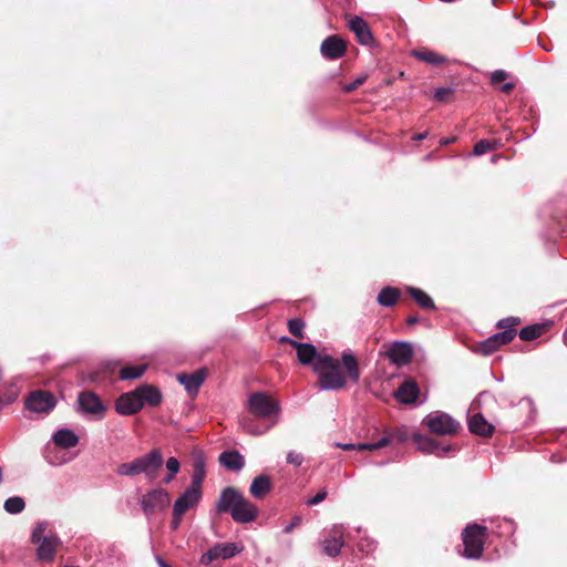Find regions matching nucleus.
<instances>
[{
  "instance_id": "nucleus-1",
  "label": "nucleus",
  "mask_w": 567,
  "mask_h": 567,
  "mask_svg": "<svg viewBox=\"0 0 567 567\" xmlns=\"http://www.w3.org/2000/svg\"><path fill=\"white\" fill-rule=\"evenodd\" d=\"M313 372L318 377L321 391L341 390L347 385L348 380L355 384L361 375L355 355L346 351L341 353V360L330 354L318 358Z\"/></svg>"
},
{
  "instance_id": "nucleus-2",
  "label": "nucleus",
  "mask_w": 567,
  "mask_h": 567,
  "mask_svg": "<svg viewBox=\"0 0 567 567\" xmlns=\"http://www.w3.org/2000/svg\"><path fill=\"white\" fill-rule=\"evenodd\" d=\"M216 512L229 513L236 523L246 524L254 522L258 516V507L248 501L238 489L225 487L216 503Z\"/></svg>"
},
{
  "instance_id": "nucleus-3",
  "label": "nucleus",
  "mask_w": 567,
  "mask_h": 567,
  "mask_svg": "<svg viewBox=\"0 0 567 567\" xmlns=\"http://www.w3.org/2000/svg\"><path fill=\"white\" fill-rule=\"evenodd\" d=\"M163 401L159 389L155 385L144 383L133 391L123 393L115 402V411L120 415H133L140 412L145 405L156 408Z\"/></svg>"
},
{
  "instance_id": "nucleus-4",
  "label": "nucleus",
  "mask_w": 567,
  "mask_h": 567,
  "mask_svg": "<svg viewBox=\"0 0 567 567\" xmlns=\"http://www.w3.org/2000/svg\"><path fill=\"white\" fill-rule=\"evenodd\" d=\"M462 538L464 545L463 556L470 559H477L484 549L486 527L478 524L468 525L464 529Z\"/></svg>"
},
{
  "instance_id": "nucleus-5",
  "label": "nucleus",
  "mask_w": 567,
  "mask_h": 567,
  "mask_svg": "<svg viewBox=\"0 0 567 567\" xmlns=\"http://www.w3.org/2000/svg\"><path fill=\"white\" fill-rule=\"evenodd\" d=\"M423 423L429 430L439 435H453L458 432L461 424L450 414L442 411L429 413Z\"/></svg>"
},
{
  "instance_id": "nucleus-6",
  "label": "nucleus",
  "mask_w": 567,
  "mask_h": 567,
  "mask_svg": "<svg viewBox=\"0 0 567 567\" xmlns=\"http://www.w3.org/2000/svg\"><path fill=\"white\" fill-rule=\"evenodd\" d=\"M247 406L252 415L261 419H267L272 414H278L280 412L279 403L271 400V398L265 392L251 393L248 396Z\"/></svg>"
},
{
  "instance_id": "nucleus-7",
  "label": "nucleus",
  "mask_w": 567,
  "mask_h": 567,
  "mask_svg": "<svg viewBox=\"0 0 567 567\" xmlns=\"http://www.w3.org/2000/svg\"><path fill=\"white\" fill-rule=\"evenodd\" d=\"M171 501L168 492L164 488H153L144 494L140 501V505L146 516L165 509Z\"/></svg>"
},
{
  "instance_id": "nucleus-8",
  "label": "nucleus",
  "mask_w": 567,
  "mask_h": 567,
  "mask_svg": "<svg viewBox=\"0 0 567 567\" xmlns=\"http://www.w3.org/2000/svg\"><path fill=\"white\" fill-rule=\"evenodd\" d=\"M241 549L243 547L235 543H219L210 547L206 553L202 555L200 563L208 565L219 558L229 559L240 553Z\"/></svg>"
},
{
  "instance_id": "nucleus-9",
  "label": "nucleus",
  "mask_w": 567,
  "mask_h": 567,
  "mask_svg": "<svg viewBox=\"0 0 567 567\" xmlns=\"http://www.w3.org/2000/svg\"><path fill=\"white\" fill-rule=\"evenodd\" d=\"M136 460L140 474H144L150 481L155 480L159 467L163 465V455L161 451L154 449L150 453L140 456Z\"/></svg>"
},
{
  "instance_id": "nucleus-10",
  "label": "nucleus",
  "mask_w": 567,
  "mask_h": 567,
  "mask_svg": "<svg viewBox=\"0 0 567 567\" xmlns=\"http://www.w3.org/2000/svg\"><path fill=\"white\" fill-rule=\"evenodd\" d=\"M413 440L416 443V447L419 451L426 454H434L439 457H444L450 452L455 451L454 445L441 444L436 440L425 435L415 434L413 435Z\"/></svg>"
},
{
  "instance_id": "nucleus-11",
  "label": "nucleus",
  "mask_w": 567,
  "mask_h": 567,
  "mask_svg": "<svg viewBox=\"0 0 567 567\" xmlns=\"http://www.w3.org/2000/svg\"><path fill=\"white\" fill-rule=\"evenodd\" d=\"M384 355L392 364L402 367L408 364L413 357V349L409 342H392L384 352Z\"/></svg>"
},
{
  "instance_id": "nucleus-12",
  "label": "nucleus",
  "mask_w": 567,
  "mask_h": 567,
  "mask_svg": "<svg viewBox=\"0 0 567 567\" xmlns=\"http://www.w3.org/2000/svg\"><path fill=\"white\" fill-rule=\"evenodd\" d=\"M281 341L290 343L297 350L298 361L302 365H311L313 368L315 362L318 361V358L324 355L320 354L312 343L298 342L291 340L288 337H282Z\"/></svg>"
},
{
  "instance_id": "nucleus-13",
  "label": "nucleus",
  "mask_w": 567,
  "mask_h": 567,
  "mask_svg": "<svg viewBox=\"0 0 567 567\" xmlns=\"http://www.w3.org/2000/svg\"><path fill=\"white\" fill-rule=\"evenodd\" d=\"M25 406L35 413H48L55 406V399L49 392L35 391L28 396Z\"/></svg>"
},
{
  "instance_id": "nucleus-14",
  "label": "nucleus",
  "mask_w": 567,
  "mask_h": 567,
  "mask_svg": "<svg viewBox=\"0 0 567 567\" xmlns=\"http://www.w3.org/2000/svg\"><path fill=\"white\" fill-rule=\"evenodd\" d=\"M344 527L342 525H333L328 536L322 542V548L324 554L329 557H336L340 554L341 548L344 545L343 540Z\"/></svg>"
},
{
  "instance_id": "nucleus-15",
  "label": "nucleus",
  "mask_w": 567,
  "mask_h": 567,
  "mask_svg": "<svg viewBox=\"0 0 567 567\" xmlns=\"http://www.w3.org/2000/svg\"><path fill=\"white\" fill-rule=\"evenodd\" d=\"M202 499V489L192 486L185 488L179 497L176 498L173 509L178 514H185L188 509L195 507Z\"/></svg>"
},
{
  "instance_id": "nucleus-16",
  "label": "nucleus",
  "mask_w": 567,
  "mask_h": 567,
  "mask_svg": "<svg viewBox=\"0 0 567 567\" xmlns=\"http://www.w3.org/2000/svg\"><path fill=\"white\" fill-rule=\"evenodd\" d=\"M347 50L346 42L338 35L326 38L320 47V52L328 60H337L341 58Z\"/></svg>"
},
{
  "instance_id": "nucleus-17",
  "label": "nucleus",
  "mask_w": 567,
  "mask_h": 567,
  "mask_svg": "<svg viewBox=\"0 0 567 567\" xmlns=\"http://www.w3.org/2000/svg\"><path fill=\"white\" fill-rule=\"evenodd\" d=\"M78 403L82 412L87 414H103L105 406L101 399L91 391H83L79 394Z\"/></svg>"
},
{
  "instance_id": "nucleus-18",
  "label": "nucleus",
  "mask_w": 567,
  "mask_h": 567,
  "mask_svg": "<svg viewBox=\"0 0 567 567\" xmlns=\"http://www.w3.org/2000/svg\"><path fill=\"white\" fill-rule=\"evenodd\" d=\"M60 538L54 535H50L43 537L41 542H39V546L37 548V556L39 560L42 561H52L55 557V551L58 546L60 545Z\"/></svg>"
},
{
  "instance_id": "nucleus-19",
  "label": "nucleus",
  "mask_w": 567,
  "mask_h": 567,
  "mask_svg": "<svg viewBox=\"0 0 567 567\" xmlns=\"http://www.w3.org/2000/svg\"><path fill=\"white\" fill-rule=\"evenodd\" d=\"M193 474H192V487L202 489V484L206 477V460L202 452L193 453Z\"/></svg>"
},
{
  "instance_id": "nucleus-20",
  "label": "nucleus",
  "mask_w": 567,
  "mask_h": 567,
  "mask_svg": "<svg viewBox=\"0 0 567 567\" xmlns=\"http://www.w3.org/2000/svg\"><path fill=\"white\" fill-rule=\"evenodd\" d=\"M420 394L419 385L413 380L404 381L395 391V399L403 404L415 403Z\"/></svg>"
},
{
  "instance_id": "nucleus-21",
  "label": "nucleus",
  "mask_w": 567,
  "mask_h": 567,
  "mask_svg": "<svg viewBox=\"0 0 567 567\" xmlns=\"http://www.w3.org/2000/svg\"><path fill=\"white\" fill-rule=\"evenodd\" d=\"M206 373L204 370H197L194 373L186 374L182 373L177 375L178 382L184 385L185 390L189 394H196L204 383Z\"/></svg>"
},
{
  "instance_id": "nucleus-22",
  "label": "nucleus",
  "mask_w": 567,
  "mask_h": 567,
  "mask_svg": "<svg viewBox=\"0 0 567 567\" xmlns=\"http://www.w3.org/2000/svg\"><path fill=\"white\" fill-rule=\"evenodd\" d=\"M79 441V436L72 430L66 427L59 429L52 435L53 444L64 450L76 446Z\"/></svg>"
},
{
  "instance_id": "nucleus-23",
  "label": "nucleus",
  "mask_w": 567,
  "mask_h": 567,
  "mask_svg": "<svg viewBox=\"0 0 567 567\" xmlns=\"http://www.w3.org/2000/svg\"><path fill=\"white\" fill-rule=\"evenodd\" d=\"M349 28L355 34L358 42L362 45H368L372 42L370 29L362 18L353 17L349 21Z\"/></svg>"
},
{
  "instance_id": "nucleus-24",
  "label": "nucleus",
  "mask_w": 567,
  "mask_h": 567,
  "mask_svg": "<svg viewBox=\"0 0 567 567\" xmlns=\"http://www.w3.org/2000/svg\"><path fill=\"white\" fill-rule=\"evenodd\" d=\"M218 461L225 468L234 472H239L245 466V458L238 451H225Z\"/></svg>"
},
{
  "instance_id": "nucleus-25",
  "label": "nucleus",
  "mask_w": 567,
  "mask_h": 567,
  "mask_svg": "<svg viewBox=\"0 0 567 567\" xmlns=\"http://www.w3.org/2000/svg\"><path fill=\"white\" fill-rule=\"evenodd\" d=\"M468 429L472 433L485 437L491 436L494 432V426L481 413L474 414L468 420Z\"/></svg>"
},
{
  "instance_id": "nucleus-26",
  "label": "nucleus",
  "mask_w": 567,
  "mask_h": 567,
  "mask_svg": "<svg viewBox=\"0 0 567 567\" xmlns=\"http://www.w3.org/2000/svg\"><path fill=\"white\" fill-rule=\"evenodd\" d=\"M271 488L272 484L269 476L261 474L252 480L249 492L255 498H262L271 491Z\"/></svg>"
},
{
  "instance_id": "nucleus-27",
  "label": "nucleus",
  "mask_w": 567,
  "mask_h": 567,
  "mask_svg": "<svg viewBox=\"0 0 567 567\" xmlns=\"http://www.w3.org/2000/svg\"><path fill=\"white\" fill-rule=\"evenodd\" d=\"M400 295L398 288L388 286L380 290L377 300L380 306L392 307L398 302Z\"/></svg>"
},
{
  "instance_id": "nucleus-28",
  "label": "nucleus",
  "mask_w": 567,
  "mask_h": 567,
  "mask_svg": "<svg viewBox=\"0 0 567 567\" xmlns=\"http://www.w3.org/2000/svg\"><path fill=\"white\" fill-rule=\"evenodd\" d=\"M406 291L421 308L430 310L435 309L433 299L423 290L412 286H408Z\"/></svg>"
},
{
  "instance_id": "nucleus-29",
  "label": "nucleus",
  "mask_w": 567,
  "mask_h": 567,
  "mask_svg": "<svg viewBox=\"0 0 567 567\" xmlns=\"http://www.w3.org/2000/svg\"><path fill=\"white\" fill-rule=\"evenodd\" d=\"M413 55L419 60L432 65H440L446 61V58L431 50H416Z\"/></svg>"
},
{
  "instance_id": "nucleus-30",
  "label": "nucleus",
  "mask_w": 567,
  "mask_h": 567,
  "mask_svg": "<svg viewBox=\"0 0 567 567\" xmlns=\"http://www.w3.org/2000/svg\"><path fill=\"white\" fill-rule=\"evenodd\" d=\"M147 370V364L127 365L120 370L121 380H135L141 378Z\"/></svg>"
},
{
  "instance_id": "nucleus-31",
  "label": "nucleus",
  "mask_w": 567,
  "mask_h": 567,
  "mask_svg": "<svg viewBox=\"0 0 567 567\" xmlns=\"http://www.w3.org/2000/svg\"><path fill=\"white\" fill-rule=\"evenodd\" d=\"M543 332H544V326L535 323V324H530V326L522 328L518 336L524 341H532V340H535L538 337H540Z\"/></svg>"
},
{
  "instance_id": "nucleus-32",
  "label": "nucleus",
  "mask_w": 567,
  "mask_h": 567,
  "mask_svg": "<svg viewBox=\"0 0 567 567\" xmlns=\"http://www.w3.org/2000/svg\"><path fill=\"white\" fill-rule=\"evenodd\" d=\"M25 507V502L20 496H12L4 501L3 508L8 514H20Z\"/></svg>"
},
{
  "instance_id": "nucleus-33",
  "label": "nucleus",
  "mask_w": 567,
  "mask_h": 567,
  "mask_svg": "<svg viewBox=\"0 0 567 567\" xmlns=\"http://www.w3.org/2000/svg\"><path fill=\"white\" fill-rule=\"evenodd\" d=\"M165 466L168 473L163 478V482L165 484H169L175 478L176 474L179 472L181 463L176 457L172 456L166 460Z\"/></svg>"
},
{
  "instance_id": "nucleus-34",
  "label": "nucleus",
  "mask_w": 567,
  "mask_h": 567,
  "mask_svg": "<svg viewBox=\"0 0 567 567\" xmlns=\"http://www.w3.org/2000/svg\"><path fill=\"white\" fill-rule=\"evenodd\" d=\"M116 473L120 476H136L140 475V468L137 464V460H133L132 462L122 463L117 466Z\"/></svg>"
},
{
  "instance_id": "nucleus-35",
  "label": "nucleus",
  "mask_w": 567,
  "mask_h": 567,
  "mask_svg": "<svg viewBox=\"0 0 567 567\" xmlns=\"http://www.w3.org/2000/svg\"><path fill=\"white\" fill-rule=\"evenodd\" d=\"M497 144L498 143L496 141L481 140L474 145L473 155H484L485 153L495 150L497 147Z\"/></svg>"
},
{
  "instance_id": "nucleus-36",
  "label": "nucleus",
  "mask_w": 567,
  "mask_h": 567,
  "mask_svg": "<svg viewBox=\"0 0 567 567\" xmlns=\"http://www.w3.org/2000/svg\"><path fill=\"white\" fill-rule=\"evenodd\" d=\"M515 336H516V330L515 329H505L503 331L494 333L492 336V338L501 347L503 344H506V343L511 342L514 339Z\"/></svg>"
},
{
  "instance_id": "nucleus-37",
  "label": "nucleus",
  "mask_w": 567,
  "mask_h": 567,
  "mask_svg": "<svg viewBox=\"0 0 567 567\" xmlns=\"http://www.w3.org/2000/svg\"><path fill=\"white\" fill-rule=\"evenodd\" d=\"M240 426L248 433L250 434H254V435H260V434H264L266 433L270 426H266V427H262V429H259L257 426H255L252 420L248 419V417H243L240 420Z\"/></svg>"
},
{
  "instance_id": "nucleus-38",
  "label": "nucleus",
  "mask_w": 567,
  "mask_h": 567,
  "mask_svg": "<svg viewBox=\"0 0 567 567\" xmlns=\"http://www.w3.org/2000/svg\"><path fill=\"white\" fill-rule=\"evenodd\" d=\"M498 348L499 346L497 344V342H495L492 336L482 341L478 346L480 352L483 353L484 355H489L494 353Z\"/></svg>"
},
{
  "instance_id": "nucleus-39",
  "label": "nucleus",
  "mask_w": 567,
  "mask_h": 567,
  "mask_svg": "<svg viewBox=\"0 0 567 567\" xmlns=\"http://www.w3.org/2000/svg\"><path fill=\"white\" fill-rule=\"evenodd\" d=\"M45 460L50 465L58 466L68 462L66 458L58 456L56 453H53L52 446L50 443L45 446Z\"/></svg>"
},
{
  "instance_id": "nucleus-40",
  "label": "nucleus",
  "mask_w": 567,
  "mask_h": 567,
  "mask_svg": "<svg viewBox=\"0 0 567 567\" xmlns=\"http://www.w3.org/2000/svg\"><path fill=\"white\" fill-rule=\"evenodd\" d=\"M303 328L305 322L301 319L293 318L288 321L289 332L295 337L301 338Z\"/></svg>"
},
{
  "instance_id": "nucleus-41",
  "label": "nucleus",
  "mask_w": 567,
  "mask_h": 567,
  "mask_svg": "<svg viewBox=\"0 0 567 567\" xmlns=\"http://www.w3.org/2000/svg\"><path fill=\"white\" fill-rule=\"evenodd\" d=\"M48 528V524L45 522H40L35 525V527L32 530L31 540L32 543L37 544L43 539L44 533Z\"/></svg>"
},
{
  "instance_id": "nucleus-42",
  "label": "nucleus",
  "mask_w": 567,
  "mask_h": 567,
  "mask_svg": "<svg viewBox=\"0 0 567 567\" xmlns=\"http://www.w3.org/2000/svg\"><path fill=\"white\" fill-rule=\"evenodd\" d=\"M520 320L517 317H508L505 319H502L497 322V328L499 329H515L517 324H519Z\"/></svg>"
},
{
  "instance_id": "nucleus-43",
  "label": "nucleus",
  "mask_w": 567,
  "mask_h": 567,
  "mask_svg": "<svg viewBox=\"0 0 567 567\" xmlns=\"http://www.w3.org/2000/svg\"><path fill=\"white\" fill-rule=\"evenodd\" d=\"M394 437H398L399 441L404 440V437L401 435H384L380 440L374 442V447H377L378 450L382 449V447L389 445L393 441Z\"/></svg>"
},
{
  "instance_id": "nucleus-44",
  "label": "nucleus",
  "mask_w": 567,
  "mask_h": 567,
  "mask_svg": "<svg viewBox=\"0 0 567 567\" xmlns=\"http://www.w3.org/2000/svg\"><path fill=\"white\" fill-rule=\"evenodd\" d=\"M287 462L289 464H292L295 466H300L303 462V456L300 453H297L295 451H290L287 454Z\"/></svg>"
},
{
  "instance_id": "nucleus-45",
  "label": "nucleus",
  "mask_w": 567,
  "mask_h": 567,
  "mask_svg": "<svg viewBox=\"0 0 567 567\" xmlns=\"http://www.w3.org/2000/svg\"><path fill=\"white\" fill-rule=\"evenodd\" d=\"M359 549L365 554L372 553L375 549V544L369 538H364L359 543Z\"/></svg>"
},
{
  "instance_id": "nucleus-46",
  "label": "nucleus",
  "mask_w": 567,
  "mask_h": 567,
  "mask_svg": "<svg viewBox=\"0 0 567 567\" xmlns=\"http://www.w3.org/2000/svg\"><path fill=\"white\" fill-rule=\"evenodd\" d=\"M326 497H327V491L326 489H321L313 497L309 498L307 501V504L309 506L318 505L321 502H323L326 499Z\"/></svg>"
},
{
  "instance_id": "nucleus-47",
  "label": "nucleus",
  "mask_w": 567,
  "mask_h": 567,
  "mask_svg": "<svg viewBox=\"0 0 567 567\" xmlns=\"http://www.w3.org/2000/svg\"><path fill=\"white\" fill-rule=\"evenodd\" d=\"M453 92L451 87H439L434 92V97L437 101H445L446 97Z\"/></svg>"
},
{
  "instance_id": "nucleus-48",
  "label": "nucleus",
  "mask_w": 567,
  "mask_h": 567,
  "mask_svg": "<svg viewBox=\"0 0 567 567\" xmlns=\"http://www.w3.org/2000/svg\"><path fill=\"white\" fill-rule=\"evenodd\" d=\"M106 553L110 556V558L113 559V560L121 561L123 559V554L114 545L109 546L107 549H106Z\"/></svg>"
},
{
  "instance_id": "nucleus-49",
  "label": "nucleus",
  "mask_w": 567,
  "mask_h": 567,
  "mask_svg": "<svg viewBox=\"0 0 567 567\" xmlns=\"http://www.w3.org/2000/svg\"><path fill=\"white\" fill-rule=\"evenodd\" d=\"M507 78V73L503 70H496L492 73L491 81L493 84H498Z\"/></svg>"
},
{
  "instance_id": "nucleus-50",
  "label": "nucleus",
  "mask_w": 567,
  "mask_h": 567,
  "mask_svg": "<svg viewBox=\"0 0 567 567\" xmlns=\"http://www.w3.org/2000/svg\"><path fill=\"white\" fill-rule=\"evenodd\" d=\"M301 523V518L299 516H295L292 520L285 526L284 533L289 534L291 533L297 526H299Z\"/></svg>"
},
{
  "instance_id": "nucleus-51",
  "label": "nucleus",
  "mask_w": 567,
  "mask_h": 567,
  "mask_svg": "<svg viewBox=\"0 0 567 567\" xmlns=\"http://www.w3.org/2000/svg\"><path fill=\"white\" fill-rule=\"evenodd\" d=\"M184 514H178L176 512L173 511V518H172V522H171V527L173 530H176L178 529V527L181 526V522H182V517H183Z\"/></svg>"
},
{
  "instance_id": "nucleus-52",
  "label": "nucleus",
  "mask_w": 567,
  "mask_h": 567,
  "mask_svg": "<svg viewBox=\"0 0 567 567\" xmlns=\"http://www.w3.org/2000/svg\"><path fill=\"white\" fill-rule=\"evenodd\" d=\"M364 80H365L364 76H360V78L355 79L353 82H351L350 84H348L346 86V90L353 91V90L358 89L360 85L363 84Z\"/></svg>"
},
{
  "instance_id": "nucleus-53",
  "label": "nucleus",
  "mask_w": 567,
  "mask_h": 567,
  "mask_svg": "<svg viewBox=\"0 0 567 567\" xmlns=\"http://www.w3.org/2000/svg\"><path fill=\"white\" fill-rule=\"evenodd\" d=\"M378 450L374 447V443H359L358 444V451H373Z\"/></svg>"
},
{
  "instance_id": "nucleus-54",
  "label": "nucleus",
  "mask_w": 567,
  "mask_h": 567,
  "mask_svg": "<svg viewBox=\"0 0 567 567\" xmlns=\"http://www.w3.org/2000/svg\"><path fill=\"white\" fill-rule=\"evenodd\" d=\"M336 445L342 450L350 451V450H358V444L352 443H336Z\"/></svg>"
},
{
  "instance_id": "nucleus-55",
  "label": "nucleus",
  "mask_w": 567,
  "mask_h": 567,
  "mask_svg": "<svg viewBox=\"0 0 567 567\" xmlns=\"http://www.w3.org/2000/svg\"><path fill=\"white\" fill-rule=\"evenodd\" d=\"M456 141V137L452 136V137H443L440 140V145L441 146H446V145H450L452 143H454Z\"/></svg>"
},
{
  "instance_id": "nucleus-56",
  "label": "nucleus",
  "mask_w": 567,
  "mask_h": 567,
  "mask_svg": "<svg viewBox=\"0 0 567 567\" xmlns=\"http://www.w3.org/2000/svg\"><path fill=\"white\" fill-rule=\"evenodd\" d=\"M514 87V84L513 83H505L502 87H501V91L504 92V93H508L513 90Z\"/></svg>"
},
{
  "instance_id": "nucleus-57",
  "label": "nucleus",
  "mask_w": 567,
  "mask_h": 567,
  "mask_svg": "<svg viewBox=\"0 0 567 567\" xmlns=\"http://www.w3.org/2000/svg\"><path fill=\"white\" fill-rule=\"evenodd\" d=\"M426 136H427V132H423V133L415 134L412 138H413V141H423L424 138H426Z\"/></svg>"
},
{
  "instance_id": "nucleus-58",
  "label": "nucleus",
  "mask_w": 567,
  "mask_h": 567,
  "mask_svg": "<svg viewBox=\"0 0 567 567\" xmlns=\"http://www.w3.org/2000/svg\"><path fill=\"white\" fill-rule=\"evenodd\" d=\"M417 322H419V318H417V317H414V316H411V317H409V318L406 319V323H408L409 326H413V324H415V323H417Z\"/></svg>"
},
{
  "instance_id": "nucleus-59",
  "label": "nucleus",
  "mask_w": 567,
  "mask_h": 567,
  "mask_svg": "<svg viewBox=\"0 0 567 567\" xmlns=\"http://www.w3.org/2000/svg\"><path fill=\"white\" fill-rule=\"evenodd\" d=\"M157 563L159 567H171L163 558L157 557Z\"/></svg>"
},
{
  "instance_id": "nucleus-60",
  "label": "nucleus",
  "mask_w": 567,
  "mask_h": 567,
  "mask_svg": "<svg viewBox=\"0 0 567 567\" xmlns=\"http://www.w3.org/2000/svg\"><path fill=\"white\" fill-rule=\"evenodd\" d=\"M563 339H564L565 346L567 347V330L565 331Z\"/></svg>"
},
{
  "instance_id": "nucleus-61",
  "label": "nucleus",
  "mask_w": 567,
  "mask_h": 567,
  "mask_svg": "<svg viewBox=\"0 0 567 567\" xmlns=\"http://www.w3.org/2000/svg\"><path fill=\"white\" fill-rule=\"evenodd\" d=\"M497 157H498L497 155H494V156L492 157V162H493V163H496Z\"/></svg>"
}]
</instances>
